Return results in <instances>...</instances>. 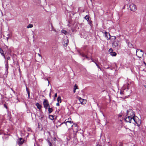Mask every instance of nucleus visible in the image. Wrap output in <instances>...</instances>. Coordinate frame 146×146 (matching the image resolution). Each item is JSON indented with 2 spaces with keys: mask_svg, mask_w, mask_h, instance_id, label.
<instances>
[{
  "mask_svg": "<svg viewBox=\"0 0 146 146\" xmlns=\"http://www.w3.org/2000/svg\"><path fill=\"white\" fill-rule=\"evenodd\" d=\"M136 54L138 57L141 58L143 56V52L142 50L137 49L136 50Z\"/></svg>",
  "mask_w": 146,
  "mask_h": 146,
  "instance_id": "nucleus-1",
  "label": "nucleus"
},
{
  "mask_svg": "<svg viewBox=\"0 0 146 146\" xmlns=\"http://www.w3.org/2000/svg\"><path fill=\"white\" fill-rule=\"evenodd\" d=\"M44 107L46 110L47 108L50 107V106L48 100L47 99H44L43 102Z\"/></svg>",
  "mask_w": 146,
  "mask_h": 146,
  "instance_id": "nucleus-2",
  "label": "nucleus"
},
{
  "mask_svg": "<svg viewBox=\"0 0 146 146\" xmlns=\"http://www.w3.org/2000/svg\"><path fill=\"white\" fill-rule=\"evenodd\" d=\"M56 139L54 137L51 138V141L52 143L50 141L48 140V142L49 143V146H55V142L56 140Z\"/></svg>",
  "mask_w": 146,
  "mask_h": 146,
  "instance_id": "nucleus-3",
  "label": "nucleus"
},
{
  "mask_svg": "<svg viewBox=\"0 0 146 146\" xmlns=\"http://www.w3.org/2000/svg\"><path fill=\"white\" fill-rule=\"evenodd\" d=\"M64 123L68 127L70 128V127H72L73 126V122L70 121H69L67 120V119H66Z\"/></svg>",
  "mask_w": 146,
  "mask_h": 146,
  "instance_id": "nucleus-4",
  "label": "nucleus"
},
{
  "mask_svg": "<svg viewBox=\"0 0 146 146\" xmlns=\"http://www.w3.org/2000/svg\"><path fill=\"white\" fill-rule=\"evenodd\" d=\"M120 46L119 42L118 41H115L112 43V46L113 48H118V47H119Z\"/></svg>",
  "mask_w": 146,
  "mask_h": 146,
  "instance_id": "nucleus-5",
  "label": "nucleus"
},
{
  "mask_svg": "<svg viewBox=\"0 0 146 146\" xmlns=\"http://www.w3.org/2000/svg\"><path fill=\"white\" fill-rule=\"evenodd\" d=\"M132 120L137 124L138 126H139L140 123V121L137 119V117L135 116L133 117Z\"/></svg>",
  "mask_w": 146,
  "mask_h": 146,
  "instance_id": "nucleus-6",
  "label": "nucleus"
},
{
  "mask_svg": "<svg viewBox=\"0 0 146 146\" xmlns=\"http://www.w3.org/2000/svg\"><path fill=\"white\" fill-rule=\"evenodd\" d=\"M133 117L131 116L127 117L125 119V121L126 122L131 123L132 121Z\"/></svg>",
  "mask_w": 146,
  "mask_h": 146,
  "instance_id": "nucleus-7",
  "label": "nucleus"
},
{
  "mask_svg": "<svg viewBox=\"0 0 146 146\" xmlns=\"http://www.w3.org/2000/svg\"><path fill=\"white\" fill-rule=\"evenodd\" d=\"M104 35L105 37L107 39H110V35L109 33H107L106 32H104Z\"/></svg>",
  "mask_w": 146,
  "mask_h": 146,
  "instance_id": "nucleus-8",
  "label": "nucleus"
},
{
  "mask_svg": "<svg viewBox=\"0 0 146 146\" xmlns=\"http://www.w3.org/2000/svg\"><path fill=\"white\" fill-rule=\"evenodd\" d=\"M24 142V140L20 138L18 140V143L19 145H21Z\"/></svg>",
  "mask_w": 146,
  "mask_h": 146,
  "instance_id": "nucleus-9",
  "label": "nucleus"
},
{
  "mask_svg": "<svg viewBox=\"0 0 146 146\" xmlns=\"http://www.w3.org/2000/svg\"><path fill=\"white\" fill-rule=\"evenodd\" d=\"M78 99L82 104H84L86 103V100L83 99L80 97H79Z\"/></svg>",
  "mask_w": 146,
  "mask_h": 146,
  "instance_id": "nucleus-10",
  "label": "nucleus"
},
{
  "mask_svg": "<svg viewBox=\"0 0 146 146\" xmlns=\"http://www.w3.org/2000/svg\"><path fill=\"white\" fill-rule=\"evenodd\" d=\"M36 106L39 110L40 111L42 108V106L38 103H36L35 104Z\"/></svg>",
  "mask_w": 146,
  "mask_h": 146,
  "instance_id": "nucleus-11",
  "label": "nucleus"
},
{
  "mask_svg": "<svg viewBox=\"0 0 146 146\" xmlns=\"http://www.w3.org/2000/svg\"><path fill=\"white\" fill-rule=\"evenodd\" d=\"M130 9H136V6L134 4H132L129 5Z\"/></svg>",
  "mask_w": 146,
  "mask_h": 146,
  "instance_id": "nucleus-12",
  "label": "nucleus"
},
{
  "mask_svg": "<svg viewBox=\"0 0 146 146\" xmlns=\"http://www.w3.org/2000/svg\"><path fill=\"white\" fill-rule=\"evenodd\" d=\"M5 68L6 69V70L8 72V60H6L5 61Z\"/></svg>",
  "mask_w": 146,
  "mask_h": 146,
  "instance_id": "nucleus-13",
  "label": "nucleus"
},
{
  "mask_svg": "<svg viewBox=\"0 0 146 146\" xmlns=\"http://www.w3.org/2000/svg\"><path fill=\"white\" fill-rule=\"evenodd\" d=\"M68 43V39H66L64 41V46H66Z\"/></svg>",
  "mask_w": 146,
  "mask_h": 146,
  "instance_id": "nucleus-14",
  "label": "nucleus"
},
{
  "mask_svg": "<svg viewBox=\"0 0 146 146\" xmlns=\"http://www.w3.org/2000/svg\"><path fill=\"white\" fill-rule=\"evenodd\" d=\"M0 53H1V55L3 56L5 58V57L4 54L3 53V51L1 48L0 49Z\"/></svg>",
  "mask_w": 146,
  "mask_h": 146,
  "instance_id": "nucleus-15",
  "label": "nucleus"
},
{
  "mask_svg": "<svg viewBox=\"0 0 146 146\" xmlns=\"http://www.w3.org/2000/svg\"><path fill=\"white\" fill-rule=\"evenodd\" d=\"M57 100L58 102L60 103L61 102V99L60 96H58L57 99Z\"/></svg>",
  "mask_w": 146,
  "mask_h": 146,
  "instance_id": "nucleus-16",
  "label": "nucleus"
},
{
  "mask_svg": "<svg viewBox=\"0 0 146 146\" xmlns=\"http://www.w3.org/2000/svg\"><path fill=\"white\" fill-rule=\"evenodd\" d=\"M53 111V109L52 108H50V107L48 108V113H50L52 112Z\"/></svg>",
  "mask_w": 146,
  "mask_h": 146,
  "instance_id": "nucleus-17",
  "label": "nucleus"
},
{
  "mask_svg": "<svg viewBox=\"0 0 146 146\" xmlns=\"http://www.w3.org/2000/svg\"><path fill=\"white\" fill-rule=\"evenodd\" d=\"M110 54L112 56H115L116 55V53L115 52H112Z\"/></svg>",
  "mask_w": 146,
  "mask_h": 146,
  "instance_id": "nucleus-18",
  "label": "nucleus"
},
{
  "mask_svg": "<svg viewBox=\"0 0 146 146\" xmlns=\"http://www.w3.org/2000/svg\"><path fill=\"white\" fill-rule=\"evenodd\" d=\"M49 118L51 120H53L54 119V116L52 115H50L49 116Z\"/></svg>",
  "mask_w": 146,
  "mask_h": 146,
  "instance_id": "nucleus-19",
  "label": "nucleus"
},
{
  "mask_svg": "<svg viewBox=\"0 0 146 146\" xmlns=\"http://www.w3.org/2000/svg\"><path fill=\"white\" fill-rule=\"evenodd\" d=\"M33 25L32 24H29L27 27V28H32L33 27Z\"/></svg>",
  "mask_w": 146,
  "mask_h": 146,
  "instance_id": "nucleus-20",
  "label": "nucleus"
},
{
  "mask_svg": "<svg viewBox=\"0 0 146 146\" xmlns=\"http://www.w3.org/2000/svg\"><path fill=\"white\" fill-rule=\"evenodd\" d=\"M85 19L87 21H88L89 20V17L88 15H86L85 17Z\"/></svg>",
  "mask_w": 146,
  "mask_h": 146,
  "instance_id": "nucleus-21",
  "label": "nucleus"
},
{
  "mask_svg": "<svg viewBox=\"0 0 146 146\" xmlns=\"http://www.w3.org/2000/svg\"><path fill=\"white\" fill-rule=\"evenodd\" d=\"M128 46L129 47H132V44H131V43H130V42H128Z\"/></svg>",
  "mask_w": 146,
  "mask_h": 146,
  "instance_id": "nucleus-22",
  "label": "nucleus"
},
{
  "mask_svg": "<svg viewBox=\"0 0 146 146\" xmlns=\"http://www.w3.org/2000/svg\"><path fill=\"white\" fill-rule=\"evenodd\" d=\"M74 89L75 90H76V89H78V86H77L76 84H75L74 86Z\"/></svg>",
  "mask_w": 146,
  "mask_h": 146,
  "instance_id": "nucleus-23",
  "label": "nucleus"
},
{
  "mask_svg": "<svg viewBox=\"0 0 146 146\" xmlns=\"http://www.w3.org/2000/svg\"><path fill=\"white\" fill-rule=\"evenodd\" d=\"M109 52H110V53H111L113 52V49L111 48H110L109 49Z\"/></svg>",
  "mask_w": 146,
  "mask_h": 146,
  "instance_id": "nucleus-24",
  "label": "nucleus"
},
{
  "mask_svg": "<svg viewBox=\"0 0 146 146\" xmlns=\"http://www.w3.org/2000/svg\"><path fill=\"white\" fill-rule=\"evenodd\" d=\"M7 60L8 61V60H10L11 58H10V57L9 56H8L7 57Z\"/></svg>",
  "mask_w": 146,
  "mask_h": 146,
  "instance_id": "nucleus-25",
  "label": "nucleus"
},
{
  "mask_svg": "<svg viewBox=\"0 0 146 146\" xmlns=\"http://www.w3.org/2000/svg\"><path fill=\"white\" fill-rule=\"evenodd\" d=\"M92 21H89L88 23L89 25H90L92 24Z\"/></svg>",
  "mask_w": 146,
  "mask_h": 146,
  "instance_id": "nucleus-26",
  "label": "nucleus"
},
{
  "mask_svg": "<svg viewBox=\"0 0 146 146\" xmlns=\"http://www.w3.org/2000/svg\"><path fill=\"white\" fill-rule=\"evenodd\" d=\"M63 31V33H64L65 35L66 34L67 31H66L64 30V31Z\"/></svg>",
  "mask_w": 146,
  "mask_h": 146,
  "instance_id": "nucleus-27",
  "label": "nucleus"
},
{
  "mask_svg": "<svg viewBox=\"0 0 146 146\" xmlns=\"http://www.w3.org/2000/svg\"><path fill=\"white\" fill-rule=\"evenodd\" d=\"M57 96V94L56 93L55 95H54V98H55Z\"/></svg>",
  "mask_w": 146,
  "mask_h": 146,
  "instance_id": "nucleus-28",
  "label": "nucleus"
},
{
  "mask_svg": "<svg viewBox=\"0 0 146 146\" xmlns=\"http://www.w3.org/2000/svg\"><path fill=\"white\" fill-rule=\"evenodd\" d=\"M3 133V132L2 131L0 130V135L2 134Z\"/></svg>",
  "mask_w": 146,
  "mask_h": 146,
  "instance_id": "nucleus-29",
  "label": "nucleus"
},
{
  "mask_svg": "<svg viewBox=\"0 0 146 146\" xmlns=\"http://www.w3.org/2000/svg\"><path fill=\"white\" fill-rule=\"evenodd\" d=\"M59 103H60L58 102V103H57L56 104V105L57 106H59L60 105Z\"/></svg>",
  "mask_w": 146,
  "mask_h": 146,
  "instance_id": "nucleus-30",
  "label": "nucleus"
},
{
  "mask_svg": "<svg viewBox=\"0 0 146 146\" xmlns=\"http://www.w3.org/2000/svg\"><path fill=\"white\" fill-rule=\"evenodd\" d=\"M91 59L92 60V61L94 62H95V61L92 58H91Z\"/></svg>",
  "mask_w": 146,
  "mask_h": 146,
  "instance_id": "nucleus-31",
  "label": "nucleus"
},
{
  "mask_svg": "<svg viewBox=\"0 0 146 146\" xmlns=\"http://www.w3.org/2000/svg\"><path fill=\"white\" fill-rule=\"evenodd\" d=\"M38 55L41 58H42V56L40 54H39V53L38 54Z\"/></svg>",
  "mask_w": 146,
  "mask_h": 146,
  "instance_id": "nucleus-32",
  "label": "nucleus"
},
{
  "mask_svg": "<svg viewBox=\"0 0 146 146\" xmlns=\"http://www.w3.org/2000/svg\"><path fill=\"white\" fill-rule=\"evenodd\" d=\"M49 95L50 97V98L51 97V92H50Z\"/></svg>",
  "mask_w": 146,
  "mask_h": 146,
  "instance_id": "nucleus-33",
  "label": "nucleus"
},
{
  "mask_svg": "<svg viewBox=\"0 0 146 146\" xmlns=\"http://www.w3.org/2000/svg\"><path fill=\"white\" fill-rule=\"evenodd\" d=\"M76 90L74 89V90H73L74 93H75L76 92Z\"/></svg>",
  "mask_w": 146,
  "mask_h": 146,
  "instance_id": "nucleus-34",
  "label": "nucleus"
},
{
  "mask_svg": "<svg viewBox=\"0 0 146 146\" xmlns=\"http://www.w3.org/2000/svg\"><path fill=\"white\" fill-rule=\"evenodd\" d=\"M94 63L97 66H98V64L97 63L95 62H94Z\"/></svg>",
  "mask_w": 146,
  "mask_h": 146,
  "instance_id": "nucleus-35",
  "label": "nucleus"
},
{
  "mask_svg": "<svg viewBox=\"0 0 146 146\" xmlns=\"http://www.w3.org/2000/svg\"><path fill=\"white\" fill-rule=\"evenodd\" d=\"M27 92L28 94L29 93V94H30V92L29 91H27Z\"/></svg>",
  "mask_w": 146,
  "mask_h": 146,
  "instance_id": "nucleus-36",
  "label": "nucleus"
},
{
  "mask_svg": "<svg viewBox=\"0 0 146 146\" xmlns=\"http://www.w3.org/2000/svg\"><path fill=\"white\" fill-rule=\"evenodd\" d=\"M8 39H9V38H8V37H7V41H8Z\"/></svg>",
  "mask_w": 146,
  "mask_h": 146,
  "instance_id": "nucleus-37",
  "label": "nucleus"
},
{
  "mask_svg": "<svg viewBox=\"0 0 146 146\" xmlns=\"http://www.w3.org/2000/svg\"><path fill=\"white\" fill-rule=\"evenodd\" d=\"M97 67H98V68H100V67L98 65V66H97Z\"/></svg>",
  "mask_w": 146,
  "mask_h": 146,
  "instance_id": "nucleus-38",
  "label": "nucleus"
},
{
  "mask_svg": "<svg viewBox=\"0 0 146 146\" xmlns=\"http://www.w3.org/2000/svg\"><path fill=\"white\" fill-rule=\"evenodd\" d=\"M113 37H114V39H116V37H115V36H113Z\"/></svg>",
  "mask_w": 146,
  "mask_h": 146,
  "instance_id": "nucleus-39",
  "label": "nucleus"
},
{
  "mask_svg": "<svg viewBox=\"0 0 146 146\" xmlns=\"http://www.w3.org/2000/svg\"><path fill=\"white\" fill-rule=\"evenodd\" d=\"M5 107L6 108H7V106L5 105Z\"/></svg>",
  "mask_w": 146,
  "mask_h": 146,
  "instance_id": "nucleus-40",
  "label": "nucleus"
},
{
  "mask_svg": "<svg viewBox=\"0 0 146 146\" xmlns=\"http://www.w3.org/2000/svg\"><path fill=\"white\" fill-rule=\"evenodd\" d=\"M7 36H10V35L9 34H8L7 35Z\"/></svg>",
  "mask_w": 146,
  "mask_h": 146,
  "instance_id": "nucleus-41",
  "label": "nucleus"
},
{
  "mask_svg": "<svg viewBox=\"0 0 146 146\" xmlns=\"http://www.w3.org/2000/svg\"><path fill=\"white\" fill-rule=\"evenodd\" d=\"M144 63L146 66V63H145V62H144Z\"/></svg>",
  "mask_w": 146,
  "mask_h": 146,
  "instance_id": "nucleus-42",
  "label": "nucleus"
},
{
  "mask_svg": "<svg viewBox=\"0 0 146 146\" xmlns=\"http://www.w3.org/2000/svg\"><path fill=\"white\" fill-rule=\"evenodd\" d=\"M28 97H29V96H30V94H28Z\"/></svg>",
  "mask_w": 146,
  "mask_h": 146,
  "instance_id": "nucleus-43",
  "label": "nucleus"
},
{
  "mask_svg": "<svg viewBox=\"0 0 146 146\" xmlns=\"http://www.w3.org/2000/svg\"><path fill=\"white\" fill-rule=\"evenodd\" d=\"M97 146H102L101 145H97Z\"/></svg>",
  "mask_w": 146,
  "mask_h": 146,
  "instance_id": "nucleus-44",
  "label": "nucleus"
},
{
  "mask_svg": "<svg viewBox=\"0 0 146 146\" xmlns=\"http://www.w3.org/2000/svg\"><path fill=\"white\" fill-rule=\"evenodd\" d=\"M99 69L101 70H102V69H101V68H99Z\"/></svg>",
  "mask_w": 146,
  "mask_h": 146,
  "instance_id": "nucleus-45",
  "label": "nucleus"
},
{
  "mask_svg": "<svg viewBox=\"0 0 146 146\" xmlns=\"http://www.w3.org/2000/svg\"><path fill=\"white\" fill-rule=\"evenodd\" d=\"M109 68H110L109 67H108L107 68H106V69H109Z\"/></svg>",
  "mask_w": 146,
  "mask_h": 146,
  "instance_id": "nucleus-46",
  "label": "nucleus"
},
{
  "mask_svg": "<svg viewBox=\"0 0 146 146\" xmlns=\"http://www.w3.org/2000/svg\"><path fill=\"white\" fill-rule=\"evenodd\" d=\"M131 11H133V10H132V9H131Z\"/></svg>",
  "mask_w": 146,
  "mask_h": 146,
  "instance_id": "nucleus-47",
  "label": "nucleus"
},
{
  "mask_svg": "<svg viewBox=\"0 0 146 146\" xmlns=\"http://www.w3.org/2000/svg\"><path fill=\"white\" fill-rule=\"evenodd\" d=\"M125 7V6H124V7ZM125 8V7H123V8Z\"/></svg>",
  "mask_w": 146,
  "mask_h": 146,
  "instance_id": "nucleus-48",
  "label": "nucleus"
},
{
  "mask_svg": "<svg viewBox=\"0 0 146 146\" xmlns=\"http://www.w3.org/2000/svg\"><path fill=\"white\" fill-rule=\"evenodd\" d=\"M51 26H52V24H51Z\"/></svg>",
  "mask_w": 146,
  "mask_h": 146,
  "instance_id": "nucleus-49",
  "label": "nucleus"
},
{
  "mask_svg": "<svg viewBox=\"0 0 146 146\" xmlns=\"http://www.w3.org/2000/svg\"><path fill=\"white\" fill-rule=\"evenodd\" d=\"M86 58H88L87 57H86Z\"/></svg>",
  "mask_w": 146,
  "mask_h": 146,
  "instance_id": "nucleus-50",
  "label": "nucleus"
},
{
  "mask_svg": "<svg viewBox=\"0 0 146 146\" xmlns=\"http://www.w3.org/2000/svg\"><path fill=\"white\" fill-rule=\"evenodd\" d=\"M91 1V2L92 1V0H90Z\"/></svg>",
  "mask_w": 146,
  "mask_h": 146,
  "instance_id": "nucleus-51",
  "label": "nucleus"
}]
</instances>
